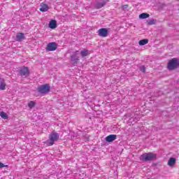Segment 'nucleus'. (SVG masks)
I'll list each match as a JSON object with an SVG mask.
<instances>
[{"mask_svg": "<svg viewBox=\"0 0 179 179\" xmlns=\"http://www.w3.org/2000/svg\"><path fill=\"white\" fill-rule=\"evenodd\" d=\"M59 139V134L57 132H52L49 135V140H48L45 143L48 146H52L55 142Z\"/></svg>", "mask_w": 179, "mask_h": 179, "instance_id": "1", "label": "nucleus"}, {"mask_svg": "<svg viewBox=\"0 0 179 179\" xmlns=\"http://www.w3.org/2000/svg\"><path fill=\"white\" fill-rule=\"evenodd\" d=\"M156 154H153V152L144 153L141 155L140 160L143 162H152V160H155L157 157Z\"/></svg>", "mask_w": 179, "mask_h": 179, "instance_id": "2", "label": "nucleus"}, {"mask_svg": "<svg viewBox=\"0 0 179 179\" xmlns=\"http://www.w3.org/2000/svg\"><path fill=\"white\" fill-rule=\"evenodd\" d=\"M179 66V59L177 58L171 59L168 63L167 68L169 71H174Z\"/></svg>", "mask_w": 179, "mask_h": 179, "instance_id": "3", "label": "nucleus"}, {"mask_svg": "<svg viewBox=\"0 0 179 179\" xmlns=\"http://www.w3.org/2000/svg\"><path fill=\"white\" fill-rule=\"evenodd\" d=\"M50 90H51V87H50L48 84H45L38 87V92L41 93V94H47V93H49Z\"/></svg>", "mask_w": 179, "mask_h": 179, "instance_id": "4", "label": "nucleus"}, {"mask_svg": "<svg viewBox=\"0 0 179 179\" xmlns=\"http://www.w3.org/2000/svg\"><path fill=\"white\" fill-rule=\"evenodd\" d=\"M19 73L22 78H27L30 75L29 68L24 66L20 69Z\"/></svg>", "mask_w": 179, "mask_h": 179, "instance_id": "5", "label": "nucleus"}, {"mask_svg": "<svg viewBox=\"0 0 179 179\" xmlns=\"http://www.w3.org/2000/svg\"><path fill=\"white\" fill-rule=\"evenodd\" d=\"M58 48V45L55 42L48 43L46 46L47 51H55Z\"/></svg>", "mask_w": 179, "mask_h": 179, "instance_id": "6", "label": "nucleus"}, {"mask_svg": "<svg viewBox=\"0 0 179 179\" xmlns=\"http://www.w3.org/2000/svg\"><path fill=\"white\" fill-rule=\"evenodd\" d=\"M98 36L99 37H107L108 36V29L106 28H101L98 30Z\"/></svg>", "mask_w": 179, "mask_h": 179, "instance_id": "7", "label": "nucleus"}, {"mask_svg": "<svg viewBox=\"0 0 179 179\" xmlns=\"http://www.w3.org/2000/svg\"><path fill=\"white\" fill-rule=\"evenodd\" d=\"M117 139V134H110L109 136H107L105 138L106 142H114Z\"/></svg>", "mask_w": 179, "mask_h": 179, "instance_id": "8", "label": "nucleus"}, {"mask_svg": "<svg viewBox=\"0 0 179 179\" xmlns=\"http://www.w3.org/2000/svg\"><path fill=\"white\" fill-rule=\"evenodd\" d=\"M71 61L73 62V66H76V64H78V62H79V57H78L76 55H71Z\"/></svg>", "mask_w": 179, "mask_h": 179, "instance_id": "9", "label": "nucleus"}, {"mask_svg": "<svg viewBox=\"0 0 179 179\" xmlns=\"http://www.w3.org/2000/svg\"><path fill=\"white\" fill-rule=\"evenodd\" d=\"M26 37L23 33H17L16 35V41H23Z\"/></svg>", "mask_w": 179, "mask_h": 179, "instance_id": "10", "label": "nucleus"}, {"mask_svg": "<svg viewBox=\"0 0 179 179\" xmlns=\"http://www.w3.org/2000/svg\"><path fill=\"white\" fill-rule=\"evenodd\" d=\"M48 9H50V7H48V6L45 3H41V8L39 9V10H41V12H47V10H48Z\"/></svg>", "mask_w": 179, "mask_h": 179, "instance_id": "11", "label": "nucleus"}, {"mask_svg": "<svg viewBox=\"0 0 179 179\" xmlns=\"http://www.w3.org/2000/svg\"><path fill=\"white\" fill-rule=\"evenodd\" d=\"M50 29H57V21L55 20H52L49 22Z\"/></svg>", "mask_w": 179, "mask_h": 179, "instance_id": "12", "label": "nucleus"}, {"mask_svg": "<svg viewBox=\"0 0 179 179\" xmlns=\"http://www.w3.org/2000/svg\"><path fill=\"white\" fill-rule=\"evenodd\" d=\"M176 164V158L171 157L168 161V165L170 166V167H173Z\"/></svg>", "mask_w": 179, "mask_h": 179, "instance_id": "13", "label": "nucleus"}, {"mask_svg": "<svg viewBox=\"0 0 179 179\" xmlns=\"http://www.w3.org/2000/svg\"><path fill=\"white\" fill-rule=\"evenodd\" d=\"M104 5H106V1L98 2L95 4V8L96 9H101V8H103V6H104Z\"/></svg>", "mask_w": 179, "mask_h": 179, "instance_id": "14", "label": "nucleus"}, {"mask_svg": "<svg viewBox=\"0 0 179 179\" xmlns=\"http://www.w3.org/2000/svg\"><path fill=\"white\" fill-rule=\"evenodd\" d=\"M6 84L5 83V80L1 79L0 80V90H5V87Z\"/></svg>", "mask_w": 179, "mask_h": 179, "instance_id": "15", "label": "nucleus"}, {"mask_svg": "<svg viewBox=\"0 0 179 179\" xmlns=\"http://www.w3.org/2000/svg\"><path fill=\"white\" fill-rule=\"evenodd\" d=\"M150 16L148 13H143L139 15V19H148Z\"/></svg>", "mask_w": 179, "mask_h": 179, "instance_id": "16", "label": "nucleus"}, {"mask_svg": "<svg viewBox=\"0 0 179 179\" xmlns=\"http://www.w3.org/2000/svg\"><path fill=\"white\" fill-rule=\"evenodd\" d=\"M148 43H149L148 39H142V40L139 41L138 44H139V45H146V44H148Z\"/></svg>", "mask_w": 179, "mask_h": 179, "instance_id": "17", "label": "nucleus"}, {"mask_svg": "<svg viewBox=\"0 0 179 179\" xmlns=\"http://www.w3.org/2000/svg\"><path fill=\"white\" fill-rule=\"evenodd\" d=\"M80 54H81V57H83V58H85V57H87V55H89V50H81Z\"/></svg>", "mask_w": 179, "mask_h": 179, "instance_id": "18", "label": "nucleus"}, {"mask_svg": "<svg viewBox=\"0 0 179 179\" xmlns=\"http://www.w3.org/2000/svg\"><path fill=\"white\" fill-rule=\"evenodd\" d=\"M0 117L3 120H8V114L5 112H0Z\"/></svg>", "mask_w": 179, "mask_h": 179, "instance_id": "19", "label": "nucleus"}, {"mask_svg": "<svg viewBox=\"0 0 179 179\" xmlns=\"http://www.w3.org/2000/svg\"><path fill=\"white\" fill-rule=\"evenodd\" d=\"M34 106H36V102H34V101H31L29 103H28V107L29 108H33V107H34Z\"/></svg>", "mask_w": 179, "mask_h": 179, "instance_id": "20", "label": "nucleus"}, {"mask_svg": "<svg viewBox=\"0 0 179 179\" xmlns=\"http://www.w3.org/2000/svg\"><path fill=\"white\" fill-rule=\"evenodd\" d=\"M148 24H155V23H156V20H155L154 19H151V20H147Z\"/></svg>", "mask_w": 179, "mask_h": 179, "instance_id": "21", "label": "nucleus"}, {"mask_svg": "<svg viewBox=\"0 0 179 179\" xmlns=\"http://www.w3.org/2000/svg\"><path fill=\"white\" fill-rule=\"evenodd\" d=\"M140 71L145 73V72H146V68L145 67V66H140Z\"/></svg>", "mask_w": 179, "mask_h": 179, "instance_id": "22", "label": "nucleus"}, {"mask_svg": "<svg viewBox=\"0 0 179 179\" xmlns=\"http://www.w3.org/2000/svg\"><path fill=\"white\" fill-rule=\"evenodd\" d=\"M3 167H8V165H4L3 163L0 162V169H2Z\"/></svg>", "mask_w": 179, "mask_h": 179, "instance_id": "23", "label": "nucleus"}, {"mask_svg": "<svg viewBox=\"0 0 179 179\" xmlns=\"http://www.w3.org/2000/svg\"><path fill=\"white\" fill-rule=\"evenodd\" d=\"M122 9H123V10H125V9H128V5L122 6Z\"/></svg>", "mask_w": 179, "mask_h": 179, "instance_id": "24", "label": "nucleus"}]
</instances>
